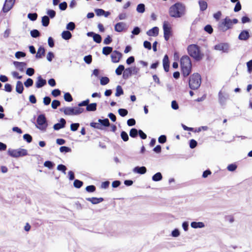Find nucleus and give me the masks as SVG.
<instances>
[{
	"mask_svg": "<svg viewBox=\"0 0 252 252\" xmlns=\"http://www.w3.org/2000/svg\"><path fill=\"white\" fill-rule=\"evenodd\" d=\"M182 73L184 77L189 75L191 71L192 64L190 58L187 56H183L180 60Z\"/></svg>",
	"mask_w": 252,
	"mask_h": 252,
	"instance_id": "1",
	"label": "nucleus"
},
{
	"mask_svg": "<svg viewBox=\"0 0 252 252\" xmlns=\"http://www.w3.org/2000/svg\"><path fill=\"white\" fill-rule=\"evenodd\" d=\"M185 6L180 2H177L172 5L169 10V13L171 17L174 18H180L185 14Z\"/></svg>",
	"mask_w": 252,
	"mask_h": 252,
	"instance_id": "2",
	"label": "nucleus"
},
{
	"mask_svg": "<svg viewBox=\"0 0 252 252\" xmlns=\"http://www.w3.org/2000/svg\"><path fill=\"white\" fill-rule=\"evenodd\" d=\"M188 54L195 61L201 60L204 54L201 53L200 48L196 44H190L187 48Z\"/></svg>",
	"mask_w": 252,
	"mask_h": 252,
	"instance_id": "3",
	"label": "nucleus"
},
{
	"mask_svg": "<svg viewBox=\"0 0 252 252\" xmlns=\"http://www.w3.org/2000/svg\"><path fill=\"white\" fill-rule=\"evenodd\" d=\"M201 82V76L198 73H193L192 74L189 79V87L191 90H196L200 86Z\"/></svg>",
	"mask_w": 252,
	"mask_h": 252,
	"instance_id": "4",
	"label": "nucleus"
},
{
	"mask_svg": "<svg viewBox=\"0 0 252 252\" xmlns=\"http://www.w3.org/2000/svg\"><path fill=\"white\" fill-rule=\"evenodd\" d=\"M60 111L63 112L66 115L72 116L79 115L83 113L85 109L79 107H65L60 108Z\"/></svg>",
	"mask_w": 252,
	"mask_h": 252,
	"instance_id": "5",
	"label": "nucleus"
},
{
	"mask_svg": "<svg viewBox=\"0 0 252 252\" xmlns=\"http://www.w3.org/2000/svg\"><path fill=\"white\" fill-rule=\"evenodd\" d=\"M232 22L228 17L222 20L218 24V29L220 31L225 32L229 29H232Z\"/></svg>",
	"mask_w": 252,
	"mask_h": 252,
	"instance_id": "6",
	"label": "nucleus"
},
{
	"mask_svg": "<svg viewBox=\"0 0 252 252\" xmlns=\"http://www.w3.org/2000/svg\"><path fill=\"white\" fill-rule=\"evenodd\" d=\"M7 153L10 157L15 158L24 157L28 155V151L26 149L22 148L15 150L9 148L8 150Z\"/></svg>",
	"mask_w": 252,
	"mask_h": 252,
	"instance_id": "7",
	"label": "nucleus"
},
{
	"mask_svg": "<svg viewBox=\"0 0 252 252\" xmlns=\"http://www.w3.org/2000/svg\"><path fill=\"white\" fill-rule=\"evenodd\" d=\"M36 122V127L39 129L45 131L48 126L47 120L44 114H40L38 116Z\"/></svg>",
	"mask_w": 252,
	"mask_h": 252,
	"instance_id": "8",
	"label": "nucleus"
},
{
	"mask_svg": "<svg viewBox=\"0 0 252 252\" xmlns=\"http://www.w3.org/2000/svg\"><path fill=\"white\" fill-rule=\"evenodd\" d=\"M164 38L166 41H168L172 35L171 28L169 26L167 22H164L163 24Z\"/></svg>",
	"mask_w": 252,
	"mask_h": 252,
	"instance_id": "9",
	"label": "nucleus"
},
{
	"mask_svg": "<svg viewBox=\"0 0 252 252\" xmlns=\"http://www.w3.org/2000/svg\"><path fill=\"white\" fill-rule=\"evenodd\" d=\"M15 0H5L2 10L4 13L8 12L13 6Z\"/></svg>",
	"mask_w": 252,
	"mask_h": 252,
	"instance_id": "10",
	"label": "nucleus"
},
{
	"mask_svg": "<svg viewBox=\"0 0 252 252\" xmlns=\"http://www.w3.org/2000/svg\"><path fill=\"white\" fill-rule=\"evenodd\" d=\"M122 54L117 50L114 51L111 55L112 62L114 63L119 62L122 57Z\"/></svg>",
	"mask_w": 252,
	"mask_h": 252,
	"instance_id": "11",
	"label": "nucleus"
},
{
	"mask_svg": "<svg viewBox=\"0 0 252 252\" xmlns=\"http://www.w3.org/2000/svg\"><path fill=\"white\" fill-rule=\"evenodd\" d=\"M215 50L222 51L223 52H227L229 49V45L226 43H221L215 46Z\"/></svg>",
	"mask_w": 252,
	"mask_h": 252,
	"instance_id": "12",
	"label": "nucleus"
},
{
	"mask_svg": "<svg viewBox=\"0 0 252 252\" xmlns=\"http://www.w3.org/2000/svg\"><path fill=\"white\" fill-rule=\"evenodd\" d=\"M126 24L123 22L117 23L114 27L115 31L117 32H121L124 30L127 29Z\"/></svg>",
	"mask_w": 252,
	"mask_h": 252,
	"instance_id": "13",
	"label": "nucleus"
},
{
	"mask_svg": "<svg viewBox=\"0 0 252 252\" xmlns=\"http://www.w3.org/2000/svg\"><path fill=\"white\" fill-rule=\"evenodd\" d=\"M229 98L228 94H223L221 91L219 93V101L221 106L225 105L226 100Z\"/></svg>",
	"mask_w": 252,
	"mask_h": 252,
	"instance_id": "14",
	"label": "nucleus"
},
{
	"mask_svg": "<svg viewBox=\"0 0 252 252\" xmlns=\"http://www.w3.org/2000/svg\"><path fill=\"white\" fill-rule=\"evenodd\" d=\"M66 121L63 118H61L60 123L55 124L53 126V128L55 130H59L60 129L63 128L65 126Z\"/></svg>",
	"mask_w": 252,
	"mask_h": 252,
	"instance_id": "15",
	"label": "nucleus"
},
{
	"mask_svg": "<svg viewBox=\"0 0 252 252\" xmlns=\"http://www.w3.org/2000/svg\"><path fill=\"white\" fill-rule=\"evenodd\" d=\"M250 37L249 32L248 30H243L239 34L238 39L240 40H247Z\"/></svg>",
	"mask_w": 252,
	"mask_h": 252,
	"instance_id": "16",
	"label": "nucleus"
},
{
	"mask_svg": "<svg viewBox=\"0 0 252 252\" xmlns=\"http://www.w3.org/2000/svg\"><path fill=\"white\" fill-rule=\"evenodd\" d=\"M46 84V81L42 78L41 75H39L37 78V81L35 83V87L37 88H40L43 87Z\"/></svg>",
	"mask_w": 252,
	"mask_h": 252,
	"instance_id": "17",
	"label": "nucleus"
},
{
	"mask_svg": "<svg viewBox=\"0 0 252 252\" xmlns=\"http://www.w3.org/2000/svg\"><path fill=\"white\" fill-rule=\"evenodd\" d=\"M163 66L164 70L165 72H168L169 69L170 62L169 60L168 56L165 55L163 59Z\"/></svg>",
	"mask_w": 252,
	"mask_h": 252,
	"instance_id": "18",
	"label": "nucleus"
},
{
	"mask_svg": "<svg viewBox=\"0 0 252 252\" xmlns=\"http://www.w3.org/2000/svg\"><path fill=\"white\" fill-rule=\"evenodd\" d=\"M13 64L21 72L24 71V68L27 65V63L25 62H19L17 61H14Z\"/></svg>",
	"mask_w": 252,
	"mask_h": 252,
	"instance_id": "19",
	"label": "nucleus"
},
{
	"mask_svg": "<svg viewBox=\"0 0 252 252\" xmlns=\"http://www.w3.org/2000/svg\"><path fill=\"white\" fill-rule=\"evenodd\" d=\"M159 32L158 28L157 27H154L148 31L146 34L149 36H157Z\"/></svg>",
	"mask_w": 252,
	"mask_h": 252,
	"instance_id": "20",
	"label": "nucleus"
},
{
	"mask_svg": "<svg viewBox=\"0 0 252 252\" xmlns=\"http://www.w3.org/2000/svg\"><path fill=\"white\" fill-rule=\"evenodd\" d=\"M134 173L139 174H144L147 172V168L145 166H136L133 169Z\"/></svg>",
	"mask_w": 252,
	"mask_h": 252,
	"instance_id": "21",
	"label": "nucleus"
},
{
	"mask_svg": "<svg viewBox=\"0 0 252 252\" xmlns=\"http://www.w3.org/2000/svg\"><path fill=\"white\" fill-rule=\"evenodd\" d=\"M15 90L16 92L19 94L23 93L24 87L23 83L21 81H17Z\"/></svg>",
	"mask_w": 252,
	"mask_h": 252,
	"instance_id": "22",
	"label": "nucleus"
},
{
	"mask_svg": "<svg viewBox=\"0 0 252 252\" xmlns=\"http://www.w3.org/2000/svg\"><path fill=\"white\" fill-rule=\"evenodd\" d=\"M86 200L91 202L93 204H97L104 200L103 198L102 197H91V198H86Z\"/></svg>",
	"mask_w": 252,
	"mask_h": 252,
	"instance_id": "23",
	"label": "nucleus"
},
{
	"mask_svg": "<svg viewBox=\"0 0 252 252\" xmlns=\"http://www.w3.org/2000/svg\"><path fill=\"white\" fill-rule=\"evenodd\" d=\"M132 74V68L131 67L125 68L123 77L125 79H128L130 76H131Z\"/></svg>",
	"mask_w": 252,
	"mask_h": 252,
	"instance_id": "24",
	"label": "nucleus"
},
{
	"mask_svg": "<svg viewBox=\"0 0 252 252\" xmlns=\"http://www.w3.org/2000/svg\"><path fill=\"white\" fill-rule=\"evenodd\" d=\"M45 50L44 48L42 46H40L38 49L37 52L35 55V58L36 59L41 58L43 56L45 55Z\"/></svg>",
	"mask_w": 252,
	"mask_h": 252,
	"instance_id": "25",
	"label": "nucleus"
},
{
	"mask_svg": "<svg viewBox=\"0 0 252 252\" xmlns=\"http://www.w3.org/2000/svg\"><path fill=\"white\" fill-rule=\"evenodd\" d=\"M190 226L193 228H201L205 227V224L202 222L192 221L190 223Z\"/></svg>",
	"mask_w": 252,
	"mask_h": 252,
	"instance_id": "26",
	"label": "nucleus"
},
{
	"mask_svg": "<svg viewBox=\"0 0 252 252\" xmlns=\"http://www.w3.org/2000/svg\"><path fill=\"white\" fill-rule=\"evenodd\" d=\"M96 103H92L90 104L89 103L86 107V111L89 112L95 111L96 110Z\"/></svg>",
	"mask_w": 252,
	"mask_h": 252,
	"instance_id": "27",
	"label": "nucleus"
},
{
	"mask_svg": "<svg viewBox=\"0 0 252 252\" xmlns=\"http://www.w3.org/2000/svg\"><path fill=\"white\" fill-rule=\"evenodd\" d=\"M62 37L64 40H69L72 37V34L68 31H64L62 33Z\"/></svg>",
	"mask_w": 252,
	"mask_h": 252,
	"instance_id": "28",
	"label": "nucleus"
},
{
	"mask_svg": "<svg viewBox=\"0 0 252 252\" xmlns=\"http://www.w3.org/2000/svg\"><path fill=\"white\" fill-rule=\"evenodd\" d=\"M113 52V48L110 46L104 47L102 51V54L105 56L109 55L110 53H112Z\"/></svg>",
	"mask_w": 252,
	"mask_h": 252,
	"instance_id": "29",
	"label": "nucleus"
},
{
	"mask_svg": "<svg viewBox=\"0 0 252 252\" xmlns=\"http://www.w3.org/2000/svg\"><path fill=\"white\" fill-rule=\"evenodd\" d=\"M162 179V175L160 172H157L152 176V180L154 182H158Z\"/></svg>",
	"mask_w": 252,
	"mask_h": 252,
	"instance_id": "30",
	"label": "nucleus"
},
{
	"mask_svg": "<svg viewBox=\"0 0 252 252\" xmlns=\"http://www.w3.org/2000/svg\"><path fill=\"white\" fill-rule=\"evenodd\" d=\"M199 5L200 10L201 11H204L207 8L208 4L207 2L204 0H199L198 1Z\"/></svg>",
	"mask_w": 252,
	"mask_h": 252,
	"instance_id": "31",
	"label": "nucleus"
},
{
	"mask_svg": "<svg viewBox=\"0 0 252 252\" xmlns=\"http://www.w3.org/2000/svg\"><path fill=\"white\" fill-rule=\"evenodd\" d=\"M41 23L43 26L47 27L50 23L49 17L46 15L43 16L42 17Z\"/></svg>",
	"mask_w": 252,
	"mask_h": 252,
	"instance_id": "32",
	"label": "nucleus"
},
{
	"mask_svg": "<svg viewBox=\"0 0 252 252\" xmlns=\"http://www.w3.org/2000/svg\"><path fill=\"white\" fill-rule=\"evenodd\" d=\"M136 11L139 13H143L145 11V5L144 3L138 4L136 7Z\"/></svg>",
	"mask_w": 252,
	"mask_h": 252,
	"instance_id": "33",
	"label": "nucleus"
},
{
	"mask_svg": "<svg viewBox=\"0 0 252 252\" xmlns=\"http://www.w3.org/2000/svg\"><path fill=\"white\" fill-rule=\"evenodd\" d=\"M139 130L135 128H132L130 130L129 136L132 138H136L138 134Z\"/></svg>",
	"mask_w": 252,
	"mask_h": 252,
	"instance_id": "34",
	"label": "nucleus"
},
{
	"mask_svg": "<svg viewBox=\"0 0 252 252\" xmlns=\"http://www.w3.org/2000/svg\"><path fill=\"white\" fill-rule=\"evenodd\" d=\"M55 165V164L53 162L50 160H47L44 163V166L48 168L49 169H53Z\"/></svg>",
	"mask_w": 252,
	"mask_h": 252,
	"instance_id": "35",
	"label": "nucleus"
},
{
	"mask_svg": "<svg viewBox=\"0 0 252 252\" xmlns=\"http://www.w3.org/2000/svg\"><path fill=\"white\" fill-rule=\"evenodd\" d=\"M125 70V66L122 64H120L115 70L116 74L117 75H120L122 74V72Z\"/></svg>",
	"mask_w": 252,
	"mask_h": 252,
	"instance_id": "36",
	"label": "nucleus"
},
{
	"mask_svg": "<svg viewBox=\"0 0 252 252\" xmlns=\"http://www.w3.org/2000/svg\"><path fill=\"white\" fill-rule=\"evenodd\" d=\"M83 185V182L78 179H75L73 183V186L77 189H80Z\"/></svg>",
	"mask_w": 252,
	"mask_h": 252,
	"instance_id": "37",
	"label": "nucleus"
},
{
	"mask_svg": "<svg viewBox=\"0 0 252 252\" xmlns=\"http://www.w3.org/2000/svg\"><path fill=\"white\" fill-rule=\"evenodd\" d=\"M31 35L33 38H37L40 35V32L36 29L32 30L30 32Z\"/></svg>",
	"mask_w": 252,
	"mask_h": 252,
	"instance_id": "38",
	"label": "nucleus"
},
{
	"mask_svg": "<svg viewBox=\"0 0 252 252\" xmlns=\"http://www.w3.org/2000/svg\"><path fill=\"white\" fill-rule=\"evenodd\" d=\"M124 94V91L122 87L120 85L117 86L116 88V92L115 93L116 96H119Z\"/></svg>",
	"mask_w": 252,
	"mask_h": 252,
	"instance_id": "39",
	"label": "nucleus"
},
{
	"mask_svg": "<svg viewBox=\"0 0 252 252\" xmlns=\"http://www.w3.org/2000/svg\"><path fill=\"white\" fill-rule=\"evenodd\" d=\"M37 14L36 13H30L28 14V18L32 21H35L37 18Z\"/></svg>",
	"mask_w": 252,
	"mask_h": 252,
	"instance_id": "40",
	"label": "nucleus"
},
{
	"mask_svg": "<svg viewBox=\"0 0 252 252\" xmlns=\"http://www.w3.org/2000/svg\"><path fill=\"white\" fill-rule=\"evenodd\" d=\"M119 114L123 117L126 116L128 114V111L126 109L120 108L118 111Z\"/></svg>",
	"mask_w": 252,
	"mask_h": 252,
	"instance_id": "41",
	"label": "nucleus"
},
{
	"mask_svg": "<svg viewBox=\"0 0 252 252\" xmlns=\"http://www.w3.org/2000/svg\"><path fill=\"white\" fill-rule=\"evenodd\" d=\"M140 32H141L140 28H139L138 27H135L131 32L132 35H131L130 36V37L133 38V35H138L140 33Z\"/></svg>",
	"mask_w": 252,
	"mask_h": 252,
	"instance_id": "42",
	"label": "nucleus"
},
{
	"mask_svg": "<svg viewBox=\"0 0 252 252\" xmlns=\"http://www.w3.org/2000/svg\"><path fill=\"white\" fill-rule=\"evenodd\" d=\"M61 105V102L58 100H54L51 103V107L53 109H56Z\"/></svg>",
	"mask_w": 252,
	"mask_h": 252,
	"instance_id": "43",
	"label": "nucleus"
},
{
	"mask_svg": "<svg viewBox=\"0 0 252 252\" xmlns=\"http://www.w3.org/2000/svg\"><path fill=\"white\" fill-rule=\"evenodd\" d=\"M33 84V81L32 79L29 78L24 82V85L26 88H29L32 86Z\"/></svg>",
	"mask_w": 252,
	"mask_h": 252,
	"instance_id": "44",
	"label": "nucleus"
},
{
	"mask_svg": "<svg viewBox=\"0 0 252 252\" xmlns=\"http://www.w3.org/2000/svg\"><path fill=\"white\" fill-rule=\"evenodd\" d=\"M121 137L123 140L125 142L127 141L129 139V137L127 133L125 131H122L121 132Z\"/></svg>",
	"mask_w": 252,
	"mask_h": 252,
	"instance_id": "45",
	"label": "nucleus"
},
{
	"mask_svg": "<svg viewBox=\"0 0 252 252\" xmlns=\"http://www.w3.org/2000/svg\"><path fill=\"white\" fill-rule=\"evenodd\" d=\"M57 170L62 171L64 174H66V171L67 170L66 167L62 164H59L57 168Z\"/></svg>",
	"mask_w": 252,
	"mask_h": 252,
	"instance_id": "46",
	"label": "nucleus"
},
{
	"mask_svg": "<svg viewBox=\"0 0 252 252\" xmlns=\"http://www.w3.org/2000/svg\"><path fill=\"white\" fill-rule=\"evenodd\" d=\"M93 40L96 43H100L102 41L101 36L98 33H95L94 37H93Z\"/></svg>",
	"mask_w": 252,
	"mask_h": 252,
	"instance_id": "47",
	"label": "nucleus"
},
{
	"mask_svg": "<svg viewBox=\"0 0 252 252\" xmlns=\"http://www.w3.org/2000/svg\"><path fill=\"white\" fill-rule=\"evenodd\" d=\"M64 99L67 102H71L73 98L69 93H65L64 94Z\"/></svg>",
	"mask_w": 252,
	"mask_h": 252,
	"instance_id": "48",
	"label": "nucleus"
},
{
	"mask_svg": "<svg viewBox=\"0 0 252 252\" xmlns=\"http://www.w3.org/2000/svg\"><path fill=\"white\" fill-rule=\"evenodd\" d=\"M66 28L69 31H73L75 28V24L73 22H70L67 24Z\"/></svg>",
	"mask_w": 252,
	"mask_h": 252,
	"instance_id": "49",
	"label": "nucleus"
},
{
	"mask_svg": "<svg viewBox=\"0 0 252 252\" xmlns=\"http://www.w3.org/2000/svg\"><path fill=\"white\" fill-rule=\"evenodd\" d=\"M109 79L107 77H102L100 83L101 85H105L109 82Z\"/></svg>",
	"mask_w": 252,
	"mask_h": 252,
	"instance_id": "50",
	"label": "nucleus"
},
{
	"mask_svg": "<svg viewBox=\"0 0 252 252\" xmlns=\"http://www.w3.org/2000/svg\"><path fill=\"white\" fill-rule=\"evenodd\" d=\"M95 190L96 187L94 185H89L86 188V190L88 192H94Z\"/></svg>",
	"mask_w": 252,
	"mask_h": 252,
	"instance_id": "51",
	"label": "nucleus"
},
{
	"mask_svg": "<svg viewBox=\"0 0 252 252\" xmlns=\"http://www.w3.org/2000/svg\"><path fill=\"white\" fill-rule=\"evenodd\" d=\"M60 151L61 153H68L71 152V149L70 148L66 146H61L60 148Z\"/></svg>",
	"mask_w": 252,
	"mask_h": 252,
	"instance_id": "52",
	"label": "nucleus"
},
{
	"mask_svg": "<svg viewBox=\"0 0 252 252\" xmlns=\"http://www.w3.org/2000/svg\"><path fill=\"white\" fill-rule=\"evenodd\" d=\"M23 139L28 143H31L32 140V136L29 134H25L23 135Z\"/></svg>",
	"mask_w": 252,
	"mask_h": 252,
	"instance_id": "53",
	"label": "nucleus"
},
{
	"mask_svg": "<svg viewBox=\"0 0 252 252\" xmlns=\"http://www.w3.org/2000/svg\"><path fill=\"white\" fill-rule=\"evenodd\" d=\"M47 14L48 15V17L50 18H54L56 16V11L52 9H48L47 11Z\"/></svg>",
	"mask_w": 252,
	"mask_h": 252,
	"instance_id": "54",
	"label": "nucleus"
},
{
	"mask_svg": "<svg viewBox=\"0 0 252 252\" xmlns=\"http://www.w3.org/2000/svg\"><path fill=\"white\" fill-rule=\"evenodd\" d=\"M84 61L87 64H90L92 62V57L91 55L85 56L84 57Z\"/></svg>",
	"mask_w": 252,
	"mask_h": 252,
	"instance_id": "55",
	"label": "nucleus"
},
{
	"mask_svg": "<svg viewBox=\"0 0 252 252\" xmlns=\"http://www.w3.org/2000/svg\"><path fill=\"white\" fill-rule=\"evenodd\" d=\"M204 30L205 32L209 34H211L213 32V29L211 25H207L205 26Z\"/></svg>",
	"mask_w": 252,
	"mask_h": 252,
	"instance_id": "56",
	"label": "nucleus"
},
{
	"mask_svg": "<svg viewBox=\"0 0 252 252\" xmlns=\"http://www.w3.org/2000/svg\"><path fill=\"white\" fill-rule=\"evenodd\" d=\"M80 124L79 123H72L70 125V129L72 131H75L77 130Z\"/></svg>",
	"mask_w": 252,
	"mask_h": 252,
	"instance_id": "57",
	"label": "nucleus"
},
{
	"mask_svg": "<svg viewBox=\"0 0 252 252\" xmlns=\"http://www.w3.org/2000/svg\"><path fill=\"white\" fill-rule=\"evenodd\" d=\"M90 126L94 128H97L98 129H103L102 126L99 123L92 122L90 123Z\"/></svg>",
	"mask_w": 252,
	"mask_h": 252,
	"instance_id": "58",
	"label": "nucleus"
},
{
	"mask_svg": "<svg viewBox=\"0 0 252 252\" xmlns=\"http://www.w3.org/2000/svg\"><path fill=\"white\" fill-rule=\"evenodd\" d=\"M61 92L58 89H54L52 91L51 94L53 96L56 97L61 95Z\"/></svg>",
	"mask_w": 252,
	"mask_h": 252,
	"instance_id": "59",
	"label": "nucleus"
},
{
	"mask_svg": "<svg viewBox=\"0 0 252 252\" xmlns=\"http://www.w3.org/2000/svg\"><path fill=\"white\" fill-rule=\"evenodd\" d=\"M4 90L8 93H10L12 91V86L11 84L7 83L4 85Z\"/></svg>",
	"mask_w": 252,
	"mask_h": 252,
	"instance_id": "60",
	"label": "nucleus"
},
{
	"mask_svg": "<svg viewBox=\"0 0 252 252\" xmlns=\"http://www.w3.org/2000/svg\"><path fill=\"white\" fill-rule=\"evenodd\" d=\"M67 7V4L66 2L63 1L59 4V8L61 10L64 11L65 10Z\"/></svg>",
	"mask_w": 252,
	"mask_h": 252,
	"instance_id": "61",
	"label": "nucleus"
},
{
	"mask_svg": "<svg viewBox=\"0 0 252 252\" xmlns=\"http://www.w3.org/2000/svg\"><path fill=\"white\" fill-rule=\"evenodd\" d=\"M34 69L33 68L29 67L27 69L26 74L29 76H32L34 73Z\"/></svg>",
	"mask_w": 252,
	"mask_h": 252,
	"instance_id": "62",
	"label": "nucleus"
},
{
	"mask_svg": "<svg viewBox=\"0 0 252 252\" xmlns=\"http://www.w3.org/2000/svg\"><path fill=\"white\" fill-rule=\"evenodd\" d=\"M158 141L159 143L163 144L166 141V136L165 135H160L158 138Z\"/></svg>",
	"mask_w": 252,
	"mask_h": 252,
	"instance_id": "63",
	"label": "nucleus"
},
{
	"mask_svg": "<svg viewBox=\"0 0 252 252\" xmlns=\"http://www.w3.org/2000/svg\"><path fill=\"white\" fill-rule=\"evenodd\" d=\"M247 66L248 71L249 73H251L252 72V60H251L247 63Z\"/></svg>",
	"mask_w": 252,
	"mask_h": 252,
	"instance_id": "64",
	"label": "nucleus"
}]
</instances>
